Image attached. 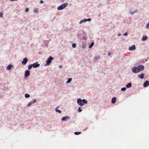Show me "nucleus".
Instances as JSON below:
<instances>
[{"mask_svg":"<svg viewBox=\"0 0 149 149\" xmlns=\"http://www.w3.org/2000/svg\"><path fill=\"white\" fill-rule=\"evenodd\" d=\"M77 102L78 104L81 106H82L84 105V104H87V101L85 99H83L82 100L80 98H79L77 100Z\"/></svg>","mask_w":149,"mask_h":149,"instance_id":"obj_1","label":"nucleus"},{"mask_svg":"<svg viewBox=\"0 0 149 149\" xmlns=\"http://www.w3.org/2000/svg\"><path fill=\"white\" fill-rule=\"evenodd\" d=\"M67 5H68L67 3H65L62 4V5L58 6L57 7V9L58 10H62L63 9H64V8H65Z\"/></svg>","mask_w":149,"mask_h":149,"instance_id":"obj_2","label":"nucleus"},{"mask_svg":"<svg viewBox=\"0 0 149 149\" xmlns=\"http://www.w3.org/2000/svg\"><path fill=\"white\" fill-rule=\"evenodd\" d=\"M53 58L50 56L47 59L46 61V64L45 65V66L48 65H49L50 63L52 61L53 59Z\"/></svg>","mask_w":149,"mask_h":149,"instance_id":"obj_3","label":"nucleus"},{"mask_svg":"<svg viewBox=\"0 0 149 149\" xmlns=\"http://www.w3.org/2000/svg\"><path fill=\"white\" fill-rule=\"evenodd\" d=\"M132 70L134 73H138L140 72L139 70V68H138V67L133 68H132Z\"/></svg>","mask_w":149,"mask_h":149,"instance_id":"obj_4","label":"nucleus"},{"mask_svg":"<svg viewBox=\"0 0 149 149\" xmlns=\"http://www.w3.org/2000/svg\"><path fill=\"white\" fill-rule=\"evenodd\" d=\"M28 59L27 58H24L23 59V61L22 62V63L23 65H25L28 61Z\"/></svg>","mask_w":149,"mask_h":149,"instance_id":"obj_5","label":"nucleus"},{"mask_svg":"<svg viewBox=\"0 0 149 149\" xmlns=\"http://www.w3.org/2000/svg\"><path fill=\"white\" fill-rule=\"evenodd\" d=\"M136 49L135 46V45H132V46L129 47V50L130 51H132Z\"/></svg>","mask_w":149,"mask_h":149,"instance_id":"obj_6","label":"nucleus"},{"mask_svg":"<svg viewBox=\"0 0 149 149\" xmlns=\"http://www.w3.org/2000/svg\"><path fill=\"white\" fill-rule=\"evenodd\" d=\"M70 117L67 116L65 117H63L62 118L61 120L63 121H65L67 120L70 118Z\"/></svg>","mask_w":149,"mask_h":149,"instance_id":"obj_7","label":"nucleus"},{"mask_svg":"<svg viewBox=\"0 0 149 149\" xmlns=\"http://www.w3.org/2000/svg\"><path fill=\"white\" fill-rule=\"evenodd\" d=\"M33 67L34 68H36L40 66V64L38 63V62L34 63L33 64H32Z\"/></svg>","mask_w":149,"mask_h":149,"instance_id":"obj_8","label":"nucleus"},{"mask_svg":"<svg viewBox=\"0 0 149 149\" xmlns=\"http://www.w3.org/2000/svg\"><path fill=\"white\" fill-rule=\"evenodd\" d=\"M138 68H139V71L140 72V70H143L144 69V66L142 65H139L138 67Z\"/></svg>","mask_w":149,"mask_h":149,"instance_id":"obj_9","label":"nucleus"},{"mask_svg":"<svg viewBox=\"0 0 149 149\" xmlns=\"http://www.w3.org/2000/svg\"><path fill=\"white\" fill-rule=\"evenodd\" d=\"M29 73L30 71L29 70H27L25 71V77H28L29 75Z\"/></svg>","mask_w":149,"mask_h":149,"instance_id":"obj_10","label":"nucleus"},{"mask_svg":"<svg viewBox=\"0 0 149 149\" xmlns=\"http://www.w3.org/2000/svg\"><path fill=\"white\" fill-rule=\"evenodd\" d=\"M91 20V18H88L87 19H84L83 20H81L79 22V24H81L83 22H86V21H90Z\"/></svg>","mask_w":149,"mask_h":149,"instance_id":"obj_11","label":"nucleus"},{"mask_svg":"<svg viewBox=\"0 0 149 149\" xmlns=\"http://www.w3.org/2000/svg\"><path fill=\"white\" fill-rule=\"evenodd\" d=\"M149 86V81H146L143 84V86L144 87H146Z\"/></svg>","mask_w":149,"mask_h":149,"instance_id":"obj_12","label":"nucleus"},{"mask_svg":"<svg viewBox=\"0 0 149 149\" xmlns=\"http://www.w3.org/2000/svg\"><path fill=\"white\" fill-rule=\"evenodd\" d=\"M116 98L115 97H114L112 99L111 102L113 104H114L116 102Z\"/></svg>","mask_w":149,"mask_h":149,"instance_id":"obj_13","label":"nucleus"},{"mask_svg":"<svg viewBox=\"0 0 149 149\" xmlns=\"http://www.w3.org/2000/svg\"><path fill=\"white\" fill-rule=\"evenodd\" d=\"M36 102V100H34L33 101H32L30 102L29 104L28 107H29V106L31 105L32 104H33Z\"/></svg>","mask_w":149,"mask_h":149,"instance_id":"obj_14","label":"nucleus"},{"mask_svg":"<svg viewBox=\"0 0 149 149\" xmlns=\"http://www.w3.org/2000/svg\"><path fill=\"white\" fill-rule=\"evenodd\" d=\"M147 38V36H144L142 38V40L144 41L146 40Z\"/></svg>","mask_w":149,"mask_h":149,"instance_id":"obj_15","label":"nucleus"},{"mask_svg":"<svg viewBox=\"0 0 149 149\" xmlns=\"http://www.w3.org/2000/svg\"><path fill=\"white\" fill-rule=\"evenodd\" d=\"M131 86H132L131 83H128L126 85V87L127 88H130V87H131Z\"/></svg>","mask_w":149,"mask_h":149,"instance_id":"obj_16","label":"nucleus"},{"mask_svg":"<svg viewBox=\"0 0 149 149\" xmlns=\"http://www.w3.org/2000/svg\"><path fill=\"white\" fill-rule=\"evenodd\" d=\"M13 67L11 65H8L7 67V69L8 70H10L11 69V68Z\"/></svg>","mask_w":149,"mask_h":149,"instance_id":"obj_17","label":"nucleus"},{"mask_svg":"<svg viewBox=\"0 0 149 149\" xmlns=\"http://www.w3.org/2000/svg\"><path fill=\"white\" fill-rule=\"evenodd\" d=\"M139 77L141 79H143L144 78V75L143 74H141L139 76Z\"/></svg>","mask_w":149,"mask_h":149,"instance_id":"obj_18","label":"nucleus"},{"mask_svg":"<svg viewBox=\"0 0 149 149\" xmlns=\"http://www.w3.org/2000/svg\"><path fill=\"white\" fill-rule=\"evenodd\" d=\"M94 44V42H92L89 46V48H92V47L93 46Z\"/></svg>","mask_w":149,"mask_h":149,"instance_id":"obj_19","label":"nucleus"},{"mask_svg":"<svg viewBox=\"0 0 149 149\" xmlns=\"http://www.w3.org/2000/svg\"><path fill=\"white\" fill-rule=\"evenodd\" d=\"M32 67L33 65H32V64H30L28 66V68L29 70H31Z\"/></svg>","mask_w":149,"mask_h":149,"instance_id":"obj_20","label":"nucleus"},{"mask_svg":"<svg viewBox=\"0 0 149 149\" xmlns=\"http://www.w3.org/2000/svg\"><path fill=\"white\" fill-rule=\"evenodd\" d=\"M81 132H75L74 133V134L75 135H78L79 134H81Z\"/></svg>","mask_w":149,"mask_h":149,"instance_id":"obj_21","label":"nucleus"},{"mask_svg":"<svg viewBox=\"0 0 149 149\" xmlns=\"http://www.w3.org/2000/svg\"><path fill=\"white\" fill-rule=\"evenodd\" d=\"M72 80V79L71 78H69L68 81L66 82V83L68 84V83H70Z\"/></svg>","mask_w":149,"mask_h":149,"instance_id":"obj_22","label":"nucleus"},{"mask_svg":"<svg viewBox=\"0 0 149 149\" xmlns=\"http://www.w3.org/2000/svg\"><path fill=\"white\" fill-rule=\"evenodd\" d=\"M25 96L26 98H28L30 97V95L26 93L25 94Z\"/></svg>","mask_w":149,"mask_h":149,"instance_id":"obj_23","label":"nucleus"},{"mask_svg":"<svg viewBox=\"0 0 149 149\" xmlns=\"http://www.w3.org/2000/svg\"><path fill=\"white\" fill-rule=\"evenodd\" d=\"M126 88L125 87H123L121 88V90L123 91H125L126 90Z\"/></svg>","mask_w":149,"mask_h":149,"instance_id":"obj_24","label":"nucleus"},{"mask_svg":"<svg viewBox=\"0 0 149 149\" xmlns=\"http://www.w3.org/2000/svg\"><path fill=\"white\" fill-rule=\"evenodd\" d=\"M76 45L75 43H73L72 44V47L73 48H75L76 47Z\"/></svg>","mask_w":149,"mask_h":149,"instance_id":"obj_25","label":"nucleus"},{"mask_svg":"<svg viewBox=\"0 0 149 149\" xmlns=\"http://www.w3.org/2000/svg\"><path fill=\"white\" fill-rule=\"evenodd\" d=\"M82 111V109H81V107H79L78 109V111L79 112H80Z\"/></svg>","mask_w":149,"mask_h":149,"instance_id":"obj_26","label":"nucleus"},{"mask_svg":"<svg viewBox=\"0 0 149 149\" xmlns=\"http://www.w3.org/2000/svg\"><path fill=\"white\" fill-rule=\"evenodd\" d=\"M56 112H58L59 113H61V111L60 110H59L57 109H56Z\"/></svg>","mask_w":149,"mask_h":149,"instance_id":"obj_27","label":"nucleus"},{"mask_svg":"<svg viewBox=\"0 0 149 149\" xmlns=\"http://www.w3.org/2000/svg\"><path fill=\"white\" fill-rule=\"evenodd\" d=\"M3 13L2 12H1L0 13V16H1V17H3Z\"/></svg>","mask_w":149,"mask_h":149,"instance_id":"obj_28","label":"nucleus"},{"mask_svg":"<svg viewBox=\"0 0 149 149\" xmlns=\"http://www.w3.org/2000/svg\"><path fill=\"white\" fill-rule=\"evenodd\" d=\"M29 10V8H27L26 9L25 12H27Z\"/></svg>","mask_w":149,"mask_h":149,"instance_id":"obj_29","label":"nucleus"},{"mask_svg":"<svg viewBox=\"0 0 149 149\" xmlns=\"http://www.w3.org/2000/svg\"><path fill=\"white\" fill-rule=\"evenodd\" d=\"M99 59V58L98 56H97V57H95V58L94 60H95L96 59Z\"/></svg>","mask_w":149,"mask_h":149,"instance_id":"obj_30","label":"nucleus"},{"mask_svg":"<svg viewBox=\"0 0 149 149\" xmlns=\"http://www.w3.org/2000/svg\"><path fill=\"white\" fill-rule=\"evenodd\" d=\"M34 11L35 12H38V10L37 9H35L34 10Z\"/></svg>","mask_w":149,"mask_h":149,"instance_id":"obj_31","label":"nucleus"},{"mask_svg":"<svg viewBox=\"0 0 149 149\" xmlns=\"http://www.w3.org/2000/svg\"><path fill=\"white\" fill-rule=\"evenodd\" d=\"M83 39L84 40H87V38L86 37H84L83 38Z\"/></svg>","mask_w":149,"mask_h":149,"instance_id":"obj_32","label":"nucleus"},{"mask_svg":"<svg viewBox=\"0 0 149 149\" xmlns=\"http://www.w3.org/2000/svg\"><path fill=\"white\" fill-rule=\"evenodd\" d=\"M127 33H125L124 34V36H127Z\"/></svg>","mask_w":149,"mask_h":149,"instance_id":"obj_33","label":"nucleus"},{"mask_svg":"<svg viewBox=\"0 0 149 149\" xmlns=\"http://www.w3.org/2000/svg\"><path fill=\"white\" fill-rule=\"evenodd\" d=\"M59 67L60 68H61L62 67V65H60L59 66Z\"/></svg>","mask_w":149,"mask_h":149,"instance_id":"obj_34","label":"nucleus"},{"mask_svg":"<svg viewBox=\"0 0 149 149\" xmlns=\"http://www.w3.org/2000/svg\"><path fill=\"white\" fill-rule=\"evenodd\" d=\"M149 26V23L147 24V27H148Z\"/></svg>","mask_w":149,"mask_h":149,"instance_id":"obj_35","label":"nucleus"},{"mask_svg":"<svg viewBox=\"0 0 149 149\" xmlns=\"http://www.w3.org/2000/svg\"><path fill=\"white\" fill-rule=\"evenodd\" d=\"M111 54L110 53H109L108 54V56H110V55H111Z\"/></svg>","mask_w":149,"mask_h":149,"instance_id":"obj_36","label":"nucleus"},{"mask_svg":"<svg viewBox=\"0 0 149 149\" xmlns=\"http://www.w3.org/2000/svg\"><path fill=\"white\" fill-rule=\"evenodd\" d=\"M40 2L41 3H43V1H42V0H41V1H40Z\"/></svg>","mask_w":149,"mask_h":149,"instance_id":"obj_37","label":"nucleus"},{"mask_svg":"<svg viewBox=\"0 0 149 149\" xmlns=\"http://www.w3.org/2000/svg\"><path fill=\"white\" fill-rule=\"evenodd\" d=\"M120 34H118V36H120Z\"/></svg>","mask_w":149,"mask_h":149,"instance_id":"obj_38","label":"nucleus"}]
</instances>
